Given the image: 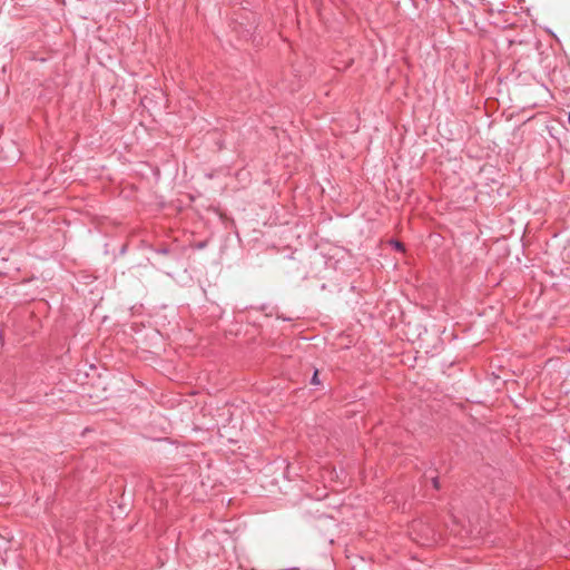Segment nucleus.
Segmentation results:
<instances>
[{
    "label": "nucleus",
    "mask_w": 570,
    "mask_h": 570,
    "mask_svg": "<svg viewBox=\"0 0 570 570\" xmlns=\"http://www.w3.org/2000/svg\"><path fill=\"white\" fill-rule=\"evenodd\" d=\"M391 243L397 250H404V245L401 242L392 240Z\"/></svg>",
    "instance_id": "obj_1"
},
{
    "label": "nucleus",
    "mask_w": 570,
    "mask_h": 570,
    "mask_svg": "<svg viewBox=\"0 0 570 570\" xmlns=\"http://www.w3.org/2000/svg\"><path fill=\"white\" fill-rule=\"evenodd\" d=\"M431 482H432V485H433L434 489L438 490L440 488V483H439L438 476L431 478Z\"/></svg>",
    "instance_id": "obj_2"
},
{
    "label": "nucleus",
    "mask_w": 570,
    "mask_h": 570,
    "mask_svg": "<svg viewBox=\"0 0 570 570\" xmlns=\"http://www.w3.org/2000/svg\"><path fill=\"white\" fill-rule=\"evenodd\" d=\"M318 373L317 371L314 372V375L312 377V384H320V381H318Z\"/></svg>",
    "instance_id": "obj_3"
},
{
    "label": "nucleus",
    "mask_w": 570,
    "mask_h": 570,
    "mask_svg": "<svg viewBox=\"0 0 570 570\" xmlns=\"http://www.w3.org/2000/svg\"><path fill=\"white\" fill-rule=\"evenodd\" d=\"M158 254L167 255L169 253V249L167 247H161L157 249Z\"/></svg>",
    "instance_id": "obj_4"
},
{
    "label": "nucleus",
    "mask_w": 570,
    "mask_h": 570,
    "mask_svg": "<svg viewBox=\"0 0 570 570\" xmlns=\"http://www.w3.org/2000/svg\"><path fill=\"white\" fill-rule=\"evenodd\" d=\"M568 121H569V124H570V112L568 114Z\"/></svg>",
    "instance_id": "obj_5"
}]
</instances>
